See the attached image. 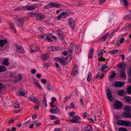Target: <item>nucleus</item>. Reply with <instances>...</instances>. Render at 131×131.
I'll return each mask as SVG.
<instances>
[{
	"label": "nucleus",
	"instance_id": "6ab92c4d",
	"mask_svg": "<svg viewBox=\"0 0 131 131\" xmlns=\"http://www.w3.org/2000/svg\"><path fill=\"white\" fill-rule=\"evenodd\" d=\"M18 94L19 95L22 96H24L25 95L24 91L21 88L19 89Z\"/></svg>",
	"mask_w": 131,
	"mask_h": 131
},
{
	"label": "nucleus",
	"instance_id": "dca6fc26",
	"mask_svg": "<svg viewBox=\"0 0 131 131\" xmlns=\"http://www.w3.org/2000/svg\"><path fill=\"white\" fill-rule=\"evenodd\" d=\"M59 61L60 63L64 65L67 64L68 63L67 61H66L65 60L62 58L60 59L59 60Z\"/></svg>",
	"mask_w": 131,
	"mask_h": 131
},
{
	"label": "nucleus",
	"instance_id": "b1692460",
	"mask_svg": "<svg viewBox=\"0 0 131 131\" xmlns=\"http://www.w3.org/2000/svg\"><path fill=\"white\" fill-rule=\"evenodd\" d=\"M109 69V67L106 65H104L102 66L101 68L103 72H105L107 71Z\"/></svg>",
	"mask_w": 131,
	"mask_h": 131
},
{
	"label": "nucleus",
	"instance_id": "c9c22d12",
	"mask_svg": "<svg viewBox=\"0 0 131 131\" xmlns=\"http://www.w3.org/2000/svg\"><path fill=\"white\" fill-rule=\"evenodd\" d=\"M50 48L51 49V51H53L58 50V49H59V48L56 46H53L51 47Z\"/></svg>",
	"mask_w": 131,
	"mask_h": 131
},
{
	"label": "nucleus",
	"instance_id": "ea45409f",
	"mask_svg": "<svg viewBox=\"0 0 131 131\" xmlns=\"http://www.w3.org/2000/svg\"><path fill=\"white\" fill-rule=\"evenodd\" d=\"M123 116L125 117L130 118L131 117V113H125L123 115Z\"/></svg>",
	"mask_w": 131,
	"mask_h": 131
},
{
	"label": "nucleus",
	"instance_id": "2eb2a0df",
	"mask_svg": "<svg viewBox=\"0 0 131 131\" xmlns=\"http://www.w3.org/2000/svg\"><path fill=\"white\" fill-rule=\"evenodd\" d=\"M49 55L47 54H43L41 57V59L43 61H46L48 59Z\"/></svg>",
	"mask_w": 131,
	"mask_h": 131
},
{
	"label": "nucleus",
	"instance_id": "58836bf2",
	"mask_svg": "<svg viewBox=\"0 0 131 131\" xmlns=\"http://www.w3.org/2000/svg\"><path fill=\"white\" fill-rule=\"evenodd\" d=\"M127 93L129 94H131V86H129L126 90Z\"/></svg>",
	"mask_w": 131,
	"mask_h": 131
},
{
	"label": "nucleus",
	"instance_id": "7ed1b4c3",
	"mask_svg": "<svg viewBox=\"0 0 131 131\" xmlns=\"http://www.w3.org/2000/svg\"><path fill=\"white\" fill-rule=\"evenodd\" d=\"M113 105L114 108L118 109L122 107V104L119 101L116 100L114 102Z\"/></svg>",
	"mask_w": 131,
	"mask_h": 131
},
{
	"label": "nucleus",
	"instance_id": "7c9ffc66",
	"mask_svg": "<svg viewBox=\"0 0 131 131\" xmlns=\"http://www.w3.org/2000/svg\"><path fill=\"white\" fill-rule=\"evenodd\" d=\"M109 34L108 33H107L105 34V35L103 36L102 38L101 39V40L103 42L107 38Z\"/></svg>",
	"mask_w": 131,
	"mask_h": 131
},
{
	"label": "nucleus",
	"instance_id": "5fc2aeb1",
	"mask_svg": "<svg viewBox=\"0 0 131 131\" xmlns=\"http://www.w3.org/2000/svg\"><path fill=\"white\" fill-rule=\"evenodd\" d=\"M118 52V50H113L111 51V52L113 54H115ZM111 51H109V52L111 53Z\"/></svg>",
	"mask_w": 131,
	"mask_h": 131
},
{
	"label": "nucleus",
	"instance_id": "a211bd4d",
	"mask_svg": "<svg viewBox=\"0 0 131 131\" xmlns=\"http://www.w3.org/2000/svg\"><path fill=\"white\" fill-rule=\"evenodd\" d=\"M126 126L127 127L131 126V121H124V126Z\"/></svg>",
	"mask_w": 131,
	"mask_h": 131
},
{
	"label": "nucleus",
	"instance_id": "72a5a7b5",
	"mask_svg": "<svg viewBox=\"0 0 131 131\" xmlns=\"http://www.w3.org/2000/svg\"><path fill=\"white\" fill-rule=\"evenodd\" d=\"M6 70V68L3 65L0 66V70L1 72L5 71Z\"/></svg>",
	"mask_w": 131,
	"mask_h": 131
},
{
	"label": "nucleus",
	"instance_id": "338daca9",
	"mask_svg": "<svg viewBox=\"0 0 131 131\" xmlns=\"http://www.w3.org/2000/svg\"><path fill=\"white\" fill-rule=\"evenodd\" d=\"M37 116L36 114H35L32 116V118L33 119H34L37 117Z\"/></svg>",
	"mask_w": 131,
	"mask_h": 131
},
{
	"label": "nucleus",
	"instance_id": "5701e85b",
	"mask_svg": "<svg viewBox=\"0 0 131 131\" xmlns=\"http://www.w3.org/2000/svg\"><path fill=\"white\" fill-rule=\"evenodd\" d=\"M34 83L37 88H39L40 89H42L38 81L36 79L35 80V81L34 82Z\"/></svg>",
	"mask_w": 131,
	"mask_h": 131
},
{
	"label": "nucleus",
	"instance_id": "774afa93",
	"mask_svg": "<svg viewBox=\"0 0 131 131\" xmlns=\"http://www.w3.org/2000/svg\"><path fill=\"white\" fill-rule=\"evenodd\" d=\"M54 102H51L50 103V105L51 107H54L55 106V105H53Z\"/></svg>",
	"mask_w": 131,
	"mask_h": 131
},
{
	"label": "nucleus",
	"instance_id": "f03ea898",
	"mask_svg": "<svg viewBox=\"0 0 131 131\" xmlns=\"http://www.w3.org/2000/svg\"><path fill=\"white\" fill-rule=\"evenodd\" d=\"M30 49L31 52H33L38 51L40 49V48L37 45L35 44L30 46Z\"/></svg>",
	"mask_w": 131,
	"mask_h": 131
},
{
	"label": "nucleus",
	"instance_id": "20e7f679",
	"mask_svg": "<svg viewBox=\"0 0 131 131\" xmlns=\"http://www.w3.org/2000/svg\"><path fill=\"white\" fill-rule=\"evenodd\" d=\"M78 66L77 65H74L71 74V75L74 76L77 75L78 73Z\"/></svg>",
	"mask_w": 131,
	"mask_h": 131
},
{
	"label": "nucleus",
	"instance_id": "c756f323",
	"mask_svg": "<svg viewBox=\"0 0 131 131\" xmlns=\"http://www.w3.org/2000/svg\"><path fill=\"white\" fill-rule=\"evenodd\" d=\"M46 88L48 90L51 91L53 89V88L51 85L49 84H47L45 86Z\"/></svg>",
	"mask_w": 131,
	"mask_h": 131
},
{
	"label": "nucleus",
	"instance_id": "f3484780",
	"mask_svg": "<svg viewBox=\"0 0 131 131\" xmlns=\"http://www.w3.org/2000/svg\"><path fill=\"white\" fill-rule=\"evenodd\" d=\"M122 70H120V72L121 75V78H123L126 77V74L124 73L125 69H122Z\"/></svg>",
	"mask_w": 131,
	"mask_h": 131
},
{
	"label": "nucleus",
	"instance_id": "864d4df0",
	"mask_svg": "<svg viewBox=\"0 0 131 131\" xmlns=\"http://www.w3.org/2000/svg\"><path fill=\"white\" fill-rule=\"evenodd\" d=\"M35 125L38 126H39L41 125V124L40 123H38V122L37 121H36L35 122Z\"/></svg>",
	"mask_w": 131,
	"mask_h": 131
},
{
	"label": "nucleus",
	"instance_id": "39448f33",
	"mask_svg": "<svg viewBox=\"0 0 131 131\" xmlns=\"http://www.w3.org/2000/svg\"><path fill=\"white\" fill-rule=\"evenodd\" d=\"M107 96L108 99L110 102L112 101L114 99L112 95L111 92L109 89H107Z\"/></svg>",
	"mask_w": 131,
	"mask_h": 131
},
{
	"label": "nucleus",
	"instance_id": "a878e982",
	"mask_svg": "<svg viewBox=\"0 0 131 131\" xmlns=\"http://www.w3.org/2000/svg\"><path fill=\"white\" fill-rule=\"evenodd\" d=\"M3 63L6 66H8L9 64L8 59L7 58L5 59L3 62Z\"/></svg>",
	"mask_w": 131,
	"mask_h": 131
},
{
	"label": "nucleus",
	"instance_id": "aec40b11",
	"mask_svg": "<svg viewBox=\"0 0 131 131\" xmlns=\"http://www.w3.org/2000/svg\"><path fill=\"white\" fill-rule=\"evenodd\" d=\"M121 3L124 6H127L128 4V2L127 0H120Z\"/></svg>",
	"mask_w": 131,
	"mask_h": 131
},
{
	"label": "nucleus",
	"instance_id": "f704fd0d",
	"mask_svg": "<svg viewBox=\"0 0 131 131\" xmlns=\"http://www.w3.org/2000/svg\"><path fill=\"white\" fill-rule=\"evenodd\" d=\"M9 25L11 28L14 30V32H16V30L15 29L14 24L12 23H10Z\"/></svg>",
	"mask_w": 131,
	"mask_h": 131
},
{
	"label": "nucleus",
	"instance_id": "e433bc0d",
	"mask_svg": "<svg viewBox=\"0 0 131 131\" xmlns=\"http://www.w3.org/2000/svg\"><path fill=\"white\" fill-rule=\"evenodd\" d=\"M131 18V14L127 15L124 17V18L125 19H129Z\"/></svg>",
	"mask_w": 131,
	"mask_h": 131
},
{
	"label": "nucleus",
	"instance_id": "bf43d9fd",
	"mask_svg": "<svg viewBox=\"0 0 131 131\" xmlns=\"http://www.w3.org/2000/svg\"><path fill=\"white\" fill-rule=\"evenodd\" d=\"M70 95H69L68 96H67L65 97V102H66L67 100H69V99H70Z\"/></svg>",
	"mask_w": 131,
	"mask_h": 131
},
{
	"label": "nucleus",
	"instance_id": "a18cd8bd",
	"mask_svg": "<svg viewBox=\"0 0 131 131\" xmlns=\"http://www.w3.org/2000/svg\"><path fill=\"white\" fill-rule=\"evenodd\" d=\"M73 44H72V43H71V44L69 46V49L73 50L74 48V46H73Z\"/></svg>",
	"mask_w": 131,
	"mask_h": 131
},
{
	"label": "nucleus",
	"instance_id": "0eeeda50",
	"mask_svg": "<svg viewBox=\"0 0 131 131\" xmlns=\"http://www.w3.org/2000/svg\"><path fill=\"white\" fill-rule=\"evenodd\" d=\"M58 34V37L59 39L61 40H62L63 39V32L59 30H58L57 31Z\"/></svg>",
	"mask_w": 131,
	"mask_h": 131
},
{
	"label": "nucleus",
	"instance_id": "bb28decb",
	"mask_svg": "<svg viewBox=\"0 0 131 131\" xmlns=\"http://www.w3.org/2000/svg\"><path fill=\"white\" fill-rule=\"evenodd\" d=\"M124 110L126 111L130 112L131 111V106H126L124 107Z\"/></svg>",
	"mask_w": 131,
	"mask_h": 131
},
{
	"label": "nucleus",
	"instance_id": "6e6552de",
	"mask_svg": "<svg viewBox=\"0 0 131 131\" xmlns=\"http://www.w3.org/2000/svg\"><path fill=\"white\" fill-rule=\"evenodd\" d=\"M25 22V21L24 19L22 18H19L16 20L17 25L20 26H22L24 25Z\"/></svg>",
	"mask_w": 131,
	"mask_h": 131
},
{
	"label": "nucleus",
	"instance_id": "13d9d810",
	"mask_svg": "<svg viewBox=\"0 0 131 131\" xmlns=\"http://www.w3.org/2000/svg\"><path fill=\"white\" fill-rule=\"evenodd\" d=\"M50 116L52 119H57V117L51 115Z\"/></svg>",
	"mask_w": 131,
	"mask_h": 131
},
{
	"label": "nucleus",
	"instance_id": "09e8293b",
	"mask_svg": "<svg viewBox=\"0 0 131 131\" xmlns=\"http://www.w3.org/2000/svg\"><path fill=\"white\" fill-rule=\"evenodd\" d=\"M125 64V63H120L118 65V67L120 68H123V66Z\"/></svg>",
	"mask_w": 131,
	"mask_h": 131
},
{
	"label": "nucleus",
	"instance_id": "f257e3e1",
	"mask_svg": "<svg viewBox=\"0 0 131 131\" xmlns=\"http://www.w3.org/2000/svg\"><path fill=\"white\" fill-rule=\"evenodd\" d=\"M60 5L59 4H57L55 3L50 2L48 5L44 6L43 7V8L44 9H46L52 7H58Z\"/></svg>",
	"mask_w": 131,
	"mask_h": 131
},
{
	"label": "nucleus",
	"instance_id": "a19ab883",
	"mask_svg": "<svg viewBox=\"0 0 131 131\" xmlns=\"http://www.w3.org/2000/svg\"><path fill=\"white\" fill-rule=\"evenodd\" d=\"M30 100L31 101L34 102H36L37 101V99L36 97H30Z\"/></svg>",
	"mask_w": 131,
	"mask_h": 131
},
{
	"label": "nucleus",
	"instance_id": "680f3d73",
	"mask_svg": "<svg viewBox=\"0 0 131 131\" xmlns=\"http://www.w3.org/2000/svg\"><path fill=\"white\" fill-rule=\"evenodd\" d=\"M41 81L42 83L43 84H45L46 83V79H42L41 80Z\"/></svg>",
	"mask_w": 131,
	"mask_h": 131
},
{
	"label": "nucleus",
	"instance_id": "49530a36",
	"mask_svg": "<svg viewBox=\"0 0 131 131\" xmlns=\"http://www.w3.org/2000/svg\"><path fill=\"white\" fill-rule=\"evenodd\" d=\"M74 106L73 103H70V105L68 107V108H73Z\"/></svg>",
	"mask_w": 131,
	"mask_h": 131
},
{
	"label": "nucleus",
	"instance_id": "8fccbe9b",
	"mask_svg": "<svg viewBox=\"0 0 131 131\" xmlns=\"http://www.w3.org/2000/svg\"><path fill=\"white\" fill-rule=\"evenodd\" d=\"M43 105L44 106L46 107L47 106V100H43Z\"/></svg>",
	"mask_w": 131,
	"mask_h": 131
},
{
	"label": "nucleus",
	"instance_id": "3c124183",
	"mask_svg": "<svg viewBox=\"0 0 131 131\" xmlns=\"http://www.w3.org/2000/svg\"><path fill=\"white\" fill-rule=\"evenodd\" d=\"M119 131H127V130L124 128H118Z\"/></svg>",
	"mask_w": 131,
	"mask_h": 131
},
{
	"label": "nucleus",
	"instance_id": "69168bd1",
	"mask_svg": "<svg viewBox=\"0 0 131 131\" xmlns=\"http://www.w3.org/2000/svg\"><path fill=\"white\" fill-rule=\"evenodd\" d=\"M36 72V70L35 69H33L31 71V73L32 74H34Z\"/></svg>",
	"mask_w": 131,
	"mask_h": 131
},
{
	"label": "nucleus",
	"instance_id": "393cba45",
	"mask_svg": "<svg viewBox=\"0 0 131 131\" xmlns=\"http://www.w3.org/2000/svg\"><path fill=\"white\" fill-rule=\"evenodd\" d=\"M38 6V5L36 4H35L32 6H28V10H33L36 8Z\"/></svg>",
	"mask_w": 131,
	"mask_h": 131
},
{
	"label": "nucleus",
	"instance_id": "423d86ee",
	"mask_svg": "<svg viewBox=\"0 0 131 131\" xmlns=\"http://www.w3.org/2000/svg\"><path fill=\"white\" fill-rule=\"evenodd\" d=\"M75 23V20L72 18H70L68 19V24L71 28H73Z\"/></svg>",
	"mask_w": 131,
	"mask_h": 131
},
{
	"label": "nucleus",
	"instance_id": "052dcab7",
	"mask_svg": "<svg viewBox=\"0 0 131 131\" xmlns=\"http://www.w3.org/2000/svg\"><path fill=\"white\" fill-rule=\"evenodd\" d=\"M75 113L74 112H73L71 113H68L69 115L70 116H72L73 115H75Z\"/></svg>",
	"mask_w": 131,
	"mask_h": 131
},
{
	"label": "nucleus",
	"instance_id": "37998d69",
	"mask_svg": "<svg viewBox=\"0 0 131 131\" xmlns=\"http://www.w3.org/2000/svg\"><path fill=\"white\" fill-rule=\"evenodd\" d=\"M13 106L15 107V108H18L19 107V104L18 103H15L13 105Z\"/></svg>",
	"mask_w": 131,
	"mask_h": 131
},
{
	"label": "nucleus",
	"instance_id": "4c0bfd02",
	"mask_svg": "<svg viewBox=\"0 0 131 131\" xmlns=\"http://www.w3.org/2000/svg\"><path fill=\"white\" fill-rule=\"evenodd\" d=\"M92 77V74L91 72L89 73V74L88 76L87 80L88 82H90Z\"/></svg>",
	"mask_w": 131,
	"mask_h": 131
},
{
	"label": "nucleus",
	"instance_id": "f8f14e48",
	"mask_svg": "<svg viewBox=\"0 0 131 131\" xmlns=\"http://www.w3.org/2000/svg\"><path fill=\"white\" fill-rule=\"evenodd\" d=\"M102 51H104V50H100L99 51V53L98 55V57L99 60L100 61H104L105 60L104 58H102L103 52Z\"/></svg>",
	"mask_w": 131,
	"mask_h": 131
},
{
	"label": "nucleus",
	"instance_id": "cd10ccee",
	"mask_svg": "<svg viewBox=\"0 0 131 131\" xmlns=\"http://www.w3.org/2000/svg\"><path fill=\"white\" fill-rule=\"evenodd\" d=\"M7 41L6 40H0V45L1 47H3L4 45L7 43Z\"/></svg>",
	"mask_w": 131,
	"mask_h": 131
},
{
	"label": "nucleus",
	"instance_id": "c85d7f7f",
	"mask_svg": "<svg viewBox=\"0 0 131 131\" xmlns=\"http://www.w3.org/2000/svg\"><path fill=\"white\" fill-rule=\"evenodd\" d=\"M92 130V128L90 125H87L84 129L85 131H91Z\"/></svg>",
	"mask_w": 131,
	"mask_h": 131
},
{
	"label": "nucleus",
	"instance_id": "2f4dec72",
	"mask_svg": "<svg viewBox=\"0 0 131 131\" xmlns=\"http://www.w3.org/2000/svg\"><path fill=\"white\" fill-rule=\"evenodd\" d=\"M124 121L122 120H118L117 121L116 123L119 125L124 126Z\"/></svg>",
	"mask_w": 131,
	"mask_h": 131
},
{
	"label": "nucleus",
	"instance_id": "9b49d317",
	"mask_svg": "<svg viewBox=\"0 0 131 131\" xmlns=\"http://www.w3.org/2000/svg\"><path fill=\"white\" fill-rule=\"evenodd\" d=\"M45 17L44 15L41 14H38L36 16V19L38 21H40L43 19Z\"/></svg>",
	"mask_w": 131,
	"mask_h": 131
},
{
	"label": "nucleus",
	"instance_id": "4468645a",
	"mask_svg": "<svg viewBox=\"0 0 131 131\" xmlns=\"http://www.w3.org/2000/svg\"><path fill=\"white\" fill-rule=\"evenodd\" d=\"M124 100L127 103L131 104V97L126 96L124 97Z\"/></svg>",
	"mask_w": 131,
	"mask_h": 131
},
{
	"label": "nucleus",
	"instance_id": "4be33fe9",
	"mask_svg": "<svg viewBox=\"0 0 131 131\" xmlns=\"http://www.w3.org/2000/svg\"><path fill=\"white\" fill-rule=\"evenodd\" d=\"M118 93L119 95L122 96L125 95L126 94L125 91L123 90L118 91Z\"/></svg>",
	"mask_w": 131,
	"mask_h": 131
},
{
	"label": "nucleus",
	"instance_id": "c03bdc74",
	"mask_svg": "<svg viewBox=\"0 0 131 131\" xmlns=\"http://www.w3.org/2000/svg\"><path fill=\"white\" fill-rule=\"evenodd\" d=\"M116 74L115 72H113L112 74L109 77L111 78H112L115 77Z\"/></svg>",
	"mask_w": 131,
	"mask_h": 131
},
{
	"label": "nucleus",
	"instance_id": "0e129e2a",
	"mask_svg": "<svg viewBox=\"0 0 131 131\" xmlns=\"http://www.w3.org/2000/svg\"><path fill=\"white\" fill-rule=\"evenodd\" d=\"M68 53V52L66 51H64L62 52L64 56H67Z\"/></svg>",
	"mask_w": 131,
	"mask_h": 131
},
{
	"label": "nucleus",
	"instance_id": "9d476101",
	"mask_svg": "<svg viewBox=\"0 0 131 131\" xmlns=\"http://www.w3.org/2000/svg\"><path fill=\"white\" fill-rule=\"evenodd\" d=\"M80 118L79 116H74L73 117V119L70 121V122L73 123H78L79 121L77 120Z\"/></svg>",
	"mask_w": 131,
	"mask_h": 131
},
{
	"label": "nucleus",
	"instance_id": "de8ad7c7",
	"mask_svg": "<svg viewBox=\"0 0 131 131\" xmlns=\"http://www.w3.org/2000/svg\"><path fill=\"white\" fill-rule=\"evenodd\" d=\"M63 18H64L67 16V13L62 12L61 13Z\"/></svg>",
	"mask_w": 131,
	"mask_h": 131
},
{
	"label": "nucleus",
	"instance_id": "473e14b6",
	"mask_svg": "<svg viewBox=\"0 0 131 131\" xmlns=\"http://www.w3.org/2000/svg\"><path fill=\"white\" fill-rule=\"evenodd\" d=\"M93 53V50L92 49H90L89 50V52L88 54V57L89 58H91Z\"/></svg>",
	"mask_w": 131,
	"mask_h": 131
},
{
	"label": "nucleus",
	"instance_id": "ddd939ff",
	"mask_svg": "<svg viewBox=\"0 0 131 131\" xmlns=\"http://www.w3.org/2000/svg\"><path fill=\"white\" fill-rule=\"evenodd\" d=\"M124 83L121 82H116L114 83V85L116 87H121L124 85Z\"/></svg>",
	"mask_w": 131,
	"mask_h": 131
},
{
	"label": "nucleus",
	"instance_id": "79ce46f5",
	"mask_svg": "<svg viewBox=\"0 0 131 131\" xmlns=\"http://www.w3.org/2000/svg\"><path fill=\"white\" fill-rule=\"evenodd\" d=\"M21 79V77L20 75H19L18 77H16L15 79V82H17L18 81L20 80Z\"/></svg>",
	"mask_w": 131,
	"mask_h": 131
},
{
	"label": "nucleus",
	"instance_id": "6e6d98bb",
	"mask_svg": "<svg viewBox=\"0 0 131 131\" xmlns=\"http://www.w3.org/2000/svg\"><path fill=\"white\" fill-rule=\"evenodd\" d=\"M22 8L24 10H28V5L23 6Z\"/></svg>",
	"mask_w": 131,
	"mask_h": 131
},
{
	"label": "nucleus",
	"instance_id": "4d7b16f0",
	"mask_svg": "<svg viewBox=\"0 0 131 131\" xmlns=\"http://www.w3.org/2000/svg\"><path fill=\"white\" fill-rule=\"evenodd\" d=\"M63 18L62 14H60L57 17V18L58 20H59L61 18Z\"/></svg>",
	"mask_w": 131,
	"mask_h": 131
},
{
	"label": "nucleus",
	"instance_id": "603ef678",
	"mask_svg": "<svg viewBox=\"0 0 131 131\" xmlns=\"http://www.w3.org/2000/svg\"><path fill=\"white\" fill-rule=\"evenodd\" d=\"M106 0H99V2L100 4L101 5L102 4L104 3L106 1Z\"/></svg>",
	"mask_w": 131,
	"mask_h": 131
},
{
	"label": "nucleus",
	"instance_id": "e2e57ef3",
	"mask_svg": "<svg viewBox=\"0 0 131 131\" xmlns=\"http://www.w3.org/2000/svg\"><path fill=\"white\" fill-rule=\"evenodd\" d=\"M41 38H44L45 40H46V38H47V36L46 35H41L40 36Z\"/></svg>",
	"mask_w": 131,
	"mask_h": 131
},
{
	"label": "nucleus",
	"instance_id": "1a4fd4ad",
	"mask_svg": "<svg viewBox=\"0 0 131 131\" xmlns=\"http://www.w3.org/2000/svg\"><path fill=\"white\" fill-rule=\"evenodd\" d=\"M16 47L17 52L22 53H24L25 52L23 47L18 46V45H16Z\"/></svg>",
	"mask_w": 131,
	"mask_h": 131
},
{
	"label": "nucleus",
	"instance_id": "412c9836",
	"mask_svg": "<svg viewBox=\"0 0 131 131\" xmlns=\"http://www.w3.org/2000/svg\"><path fill=\"white\" fill-rule=\"evenodd\" d=\"M50 112L51 113H54L55 114H57L59 113V110L57 107H56V108L53 110L52 109H51Z\"/></svg>",
	"mask_w": 131,
	"mask_h": 131
}]
</instances>
